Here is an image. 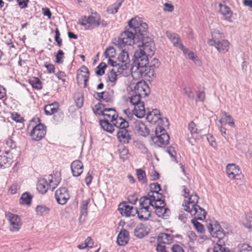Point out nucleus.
<instances>
[{
	"instance_id": "obj_35",
	"label": "nucleus",
	"mask_w": 252,
	"mask_h": 252,
	"mask_svg": "<svg viewBox=\"0 0 252 252\" xmlns=\"http://www.w3.org/2000/svg\"><path fill=\"white\" fill-rule=\"evenodd\" d=\"M113 125L119 129L127 128L129 126L128 122L121 117L117 118L113 122Z\"/></svg>"
},
{
	"instance_id": "obj_64",
	"label": "nucleus",
	"mask_w": 252,
	"mask_h": 252,
	"mask_svg": "<svg viewBox=\"0 0 252 252\" xmlns=\"http://www.w3.org/2000/svg\"><path fill=\"white\" fill-rule=\"evenodd\" d=\"M156 250L158 252H168L166 251V247L161 243H159L158 244Z\"/></svg>"
},
{
	"instance_id": "obj_12",
	"label": "nucleus",
	"mask_w": 252,
	"mask_h": 252,
	"mask_svg": "<svg viewBox=\"0 0 252 252\" xmlns=\"http://www.w3.org/2000/svg\"><path fill=\"white\" fill-rule=\"evenodd\" d=\"M199 197L196 193L192 194L189 197L188 201L186 200L183 203V206L184 210L189 213L190 215L192 214V211L196 209V206H198L197 203L198 202Z\"/></svg>"
},
{
	"instance_id": "obj_28",
	"label": "nucleus",
	"mask_w": 252,
	"mask_h": 252,
	"mask_svg": "<svg viewBox=\"0 0 252 252\" xmlns=\"http://www.w3.org/2000/svg\"><path fill=\"white\" fill-rule=\"evenodd\" d=\"M146 119L152 124H155L160 119L159 111L157 109L153 110L147 113Z\"/></svg>"
},
{
	"instance_id": "obj_53",
	"label": "nucleus",
	"mask_w": 252,
	"mask_h": 252,
	"mask_svg": "<svg viewBox=\"0 0 252 252\" xmlns=\"http://www.w3.org/2000/svg\"><path fill=\"white\" fill-rule=\"evenodd\" d=\"M107 66L104 63H101L96 68L95 73L99 76H101L104 73V69Z\"/></svg>"
},
{
	"instance_id": "obj_31",
	"label": "nucleus",
	"mask_w": 252,
	"mask_h": 252,
	"mask_svg": "<svg viewBox=\"0 0 252 252\" xmlns=\"http://www.w3.org/2000/svg\"><path fill=\"white\" fill-rule=\"evenodd\" d=\"M133 113L138 118H142L145 116L146 111L143 102L134 106Z\"/></svg>"
},
{
	"instance_id": "obj_50",
	"label": "nucleus",
	"mask_w": 252,
	"mask_h": 252,
	"mask_svg": "<svg viewBox=\"0 0 252 252\" xmlns=\"http://www.w3.org/2000/svg\"><path fill=\"white\" fill-rule=\"evenodd\" d=\"M184 54L187 55V57L189 59L192 60L196 64H197L199 66L201 65V62L198 60V59L197 58V57L194 55V54L193 52L189 51L188 50V52L187 53H184Z\"/></svg>"
},
{
	"instance_id": "obj_4",
	"label": "nucleus",
	"mask_w": 252,
	"mask_h": 252,
	"mask_svg": "<svg viewBox=\"0 0 252 252\" xmlns=\"http://www.w3.org/2000/svg\"><path fill=\"white\" fill-rule=\"evenodd\" d=\"M212 39H208V44L211 46H215L220 53H225L229 49V42L226 39H222L223 33L217 29L211 31Z\"/></svg>"
},
{
	"instance_id": "obj_63",
	"label": "nucleus",
	"mask_w": 252,
	"mask_h": 252,
	"mask_svg": "<svg viewBox=\"0 0 252 252\" xmlns=\"http://www.w3.org/2000/svg\"><path fill=\"white\" fill-rule=\"evenodd\" d=\"M172 252H184V251L182 247L177 244L173 245L171 248Z\"/></svg>"
},
{
	"instance_id": "obj_30",
	"label": "nucleus",
	"mask_w": 252,
	"mask_h": 252,
	"mask_svg": "<svg viewBox=\"0 0 252 252\" xmlns=\"http://www.w3.org/2000/svg\"><path fill=\"white\" fill-rule=\"evenodd\" d=\"M160 189V186L158 183H152L150 185V191L148 194L152 196H155V198L158 199L159 196L160 197H163L162 194L158 192Z\"/></svg>"
},
{
	"instance_id": "obj_13",
	"label": "nucleus",
	"mask_w": 252,
	"mask_h": 252,
	"mask_svg": "<svg viewBox=\"0 0 252 252\" xmlns=\"http://www.w3.org/2000/svg\"><path fill=\"white\" fill-rule=\"evenodd\" d=\"M57 202L61 205H64L70 198V196L67 189L60 188L58 189L55 194Z\"/></svg>"
},
{
	"instance_id": "obj_18",
	"label": "nucleus",
	"mask_w": 252,
	"mask_h": 252,
	"mask_svg": "<svg viewBox=\"0 0 252 252\" xmlns=\"http://www.w3.org/2000/svg\"><path fill=\"white\" fill-rule=\"evenodd\" d=\"M135 130L137 133L144 137L147 136L150 132V130L147 126L141 120H137L134 123Z\"/></svg>"
},
{
	"instance_id": "obj_59",
	"label": "nucleus",
	"mask_w": 252,
	"mask_h": 252,
	"mask_svg": "<svg viewBox=\"0 0 252 252\" xmlns=\"http://www.w3.org/2000/svg\"><path fill=\"white\" fill-rule=\"evenodd\" d=\"M60 33L58 29H56L55 30V40L57 42L58 45L59 47H61L62 45V39L60 38Z\"/></svg>"
},
{
	"instance_id": "obj_23",
	"label": "nucleus",
	"mask_w": 252,
	"mask_h": 252,
	"mask_svg": "<svg viewBox=\"0 0 252 252\" xmlns=\"http://www.w3.org/2000/svg\"><path fill=\"white\" fill-rule=\"evenodd\" d=\"M165 202H161V206L160 207L156 206L155 212L157 215L160 218L166 219L170 214V210L165 207Z\"/></svg>"
},
{
	"instance_id": "obj_25",
	"label": "nucleus",
	"mask_w": 252,
	"mask_h": 252,
	"mask_svg": "<svg viewBox=\"0 0 252 252\" xmlns=\"http://www.w3.org/2000/svg\"><path fill=\"white\" fill-rule=\"evenodd\" d=\"M155 199V196H152L149 194L147 196L141 197L140 200V207H146L151 209L152 203H154L153 200Z\"/></svg>"
},
{
	"instance_id": "obj_58",
	"label": "nucleus",
	"mask_w": 252,
	"mask_h": 252,
	"mask_svg": "<svg viewBox=\"0 0 252 252\" xmlns=\"http://www.w3.org/2000/svg\"><path fill=\"white\" fill-rule=\"evenodd\" d=\"M158 198H155L153 201L154 203H152V208L156 209V206H157L158 207H160L161 206V202H165L164 200L162 198V197H160L159 196L158 197Z\"/></svg>"
},
{
	"instance_id": "obj_47",
	"label": "nucleus",
	"mask_w": 252,
	"mask_h": 252,
	"mask_svg": "<svg viewBox=\"0 0 252 252\" xmlns=\"http://www.w3.org/2000/svg\"><path fill=\"white\" fill-rule=\"evenodd\" d=\"M32 199V196L30 194L26 192L24 193L21 197V203L23 204H30Z\"/></svg>"
},
{
	"instance_id": "obj_52",
	"label": "nucleus",
	"mask_w": 252,
	"mask_h": 252,
	"mask_svg": "<svg viewBox=\"0 0 252 252\" xmlns=\"http://www.w3.org/2000/svg\"><path fill=\"white\" fill-rule=\"evenodd\" d=\"M115 49L112 47L107 48L104 52V55L106 58H113L115 55Z\"/></svg>"
},
{
	"instance_id": "obj_2",
	"label": "nucleus",
	"mask_w": 252,
	"mask_h": 252,
	"mask_svg": "<svg viewBox=\"0 0 252 252\" xmlns=\"http://www.w3.org/2000/svg\"><path fill=\"white\" fill-rule=\"evenodd\" d=\"M129 29L132 30L135 34V37L137 38L139 44L143 45L144 40L146 38H151L148 34V25L142 22L141 18L135 17L132 18L128 22Z\"/></svg>"
},
{
	"instance_id": "obj_39",
	"label": "nucleus",
	"mask_w": 252,
	"mask_h": 252,
	"mask_svg": "<svg viewBox=\"0 0 252 252\" xmlns=\"http://www.w3.org/2000/svg\"><path fill=\"white\" fill-rule=\"evenodd\" d=\"M89 202V200H83L81 203V210H80V220H81L83 217H85L87 215V209L88 205Z\"/></svg>"
},
{
	"instance_id": "obj_5",
	"label": "nucleus",
	"mask_w": 252,
	"mask_h": 252,
	"mask_svg": "<svg viewBox=\"0 0 252 252\" xmlns=\"http://www.w3.org/2000/svg\"><path fill=\"white\" fill-rule=\"evenodd\" d=\"M61 182V178L56 175H49L47 177L38 179L36 189L38 191L44 194L49 189L54 190Z\"/></svg>"
},
{
	"instance_id": "obj_24",
	"label": "nucleus",
	"mask_w": 252,
	"mask_h": 252,
	"mask_svg": "<svg viewBox=\"0 0 252 252\" xmlns=\"http://www.w3.org/2000/svg\"><path fill=\"white\" fill-rule=\"evenodd\" d=\"M220 12L223 15L225 20L231 22V18L232 16L233 12L226 4L220 3Z\"/></svg>"
},
{
	"instance_id": "obj_37",
	"label": "nucleus",
	"mask_w": 252,
	"mask_h": 252,
	"mask_svg": "<svg viewBox=\"0 0 252 252\" xmlns=\"http://www.w3.org/2000/svg\"><path fill=\"white\" fill-rule=\"evenodd\" d=\"M59 109L57 103L46 105L44 107L45 113L47 115H51L58 111Z\"/></svg>"
},
{
	"instance_id": "obj_11",
	"label": "nucleus",
	"mask_w": 252,
	"mask_h": 252,
	"mask_svg": "<svg viewBox=\"0 0 252 252\" xmlns=\"http://www.w3.org/2000/svg\"><path fill=\"white\" fill-rule=\"evenodd\" d=\"M46 133V126L39 124L35 126L31 132V136L34 141H39L42 139Z\"/></svg>"
},
{
	"instance_id": "obj_27",
	"label": "nucleus",
	"mask_w": 252,
	"mask_h": 252,
	"mask_svg": "<svg viewBox=\"0 0 252 252\" xmlns=\"http://www.w3.org/2000/svg\"><path fill=\"white\" fill-rule=\"evenodd\" d=\"M128 232L126 229L122 230L117 237V243L120 246H125L128 242Z\"/></svg>"
},
{
	"instance_id": "obj_57",
	"label": "nucleus",
	"mask_w": 252,
	"mask_h": 252,
	"mask_svg": "<svg viewBox=\"0 0 252 252\" xmlns=\"http://www.w3.org/2000/svg\"><path fill=\"white\" fill-rule=\"evenodd\" d=\"M108 63L111 66H113V68H115V69L117 70L118 72L121 73L123 71L121 70L120 68V67L119 66L118 64L119 63H117L116 62L112 60L111 58L108 59Z\"/></svg>"
},
{
	"instance_id": "obj_7",
	"label": "nucleus",
	"mask_w": 252,
	"mask_h": 252,
	"mask_svg": "<svg viewBox=\"0 0 252 252\" xmlns=\"http://www.w3.org/2000/svg\"><path fill=\"white\" fill-rule=\"evenodd\" d=\"M155 74L154 68L152 65H147L140 67L136 69V71H133L131 75L133 77L140 78L154 76Z\"/></svg>"
},
{
	"instance_id": "obj_32",
	"label": "nucleus",
	"mask_w": 252,
	"mask_h": 252,
	"mask_svg": "<svg viewBox=\"0 0 252 252\" xmlns=\"http://www.w3.org/2000/svg\"><path fill=\"white\" fill-rule=\"evenodd\" d=\"M151 209H148L146 207H140L139 210H137V216L138 218L141 220H147L151 216Z\"/></svg>"
},
{
	"instance_id": "obj_43",
	"label": "nucleus",
	"mask_w": 252,
	"mask_h": 252,
	"mask_svg": "<svg viewBox=\"0 0 252 252\" xmlns=\"http://www.w3.org/2000/svg\"><path fill=\"white\" fill-rule=\"evenodd\" d=\"M30 83L32 87L37 90H40L42 88L41 83L37 77H32L30 80Z\"/></svg>"
},
{
	"instance_id": "obj_8",
	"label": "nucleus",
	"mask_w": 252,
	"mask_h": 252,
	"mask_svg": "<svg viewBox=\"0 0 252 252\" xmlns=\"http://www.w3.org/2000/svg\"><path fill=\"white\" fill-rule=\"evenodd\" d=\"M156 136L153 140L158 144L166 145L168 144L169 136L165 129L160 126H157L155 130Z\"/></svg>"
},
{
	"instance_id": "obj_21",
	"label": "nucleus",
	"mask_w": 252,
	"mask_h": 252,
	"mask_svg": "<svg viewBox=\"0 0 252 252\" xmlns=\"http://www.w3.org/2000/svg\"><path fill=\"white\" fill-rule=\"evenodd\" d=\"M117 136L119 140L123 143H127L131 139L130 131L127 128L119 129L117 132Z\"/></svg>"
},
{
	"instance_id": "obj_29",
	"label": "nucleus",
	"mask_w": 252,
	"mask_h": 252,
	"mask_svg": "<svg viewBox=\"0 0 252 252\" xmlns=\"http://www.w3.org/2000/svg\"><path fill=\"white\" fill-rule=\"evenodd\" d=\"M173 240V235L164 233L159 234L158 237V243L162 244H170Z\"/></svg>"
},
{
	"instance_id": "obj_42",
	"label": "nucleus",
	"mask_w": 252,
	"mask_h": 252,
	"mask_svg": "<svg viewBox=\"0 0 252 252\" xmlns=\"http://www.w3.org/2000/svg\"><path fill=\"white\" fill-rule=\"evenodd\" d=\"M136 172L138 181L142 184L146 183L147 178L145 172L141 169H137Z\"/></svg>"
},
{
	"instance_id": "obj_49",
	"label": "nucleus",
	"mask_w": 252,
	"mask_h": 252,
	"mask_svg": "<svg viewBox=\"0 0 252 252\" xmlns=\"http://www.w3.org/2000/svg\"><path fill=\"white\" fill-rule=\"evenodd\" d=\"M188 129L193 137L196 136L198 133L196 125L193 122H191L188 125Z\"/></svg>"
},
{
	"instance_id": "obj_46",
	"label": "nucleus",
	"mask_w": 252,
	"mask_h": 252,
	"mask_svg": "<svg viewBox=\"0 0 252 252\" xmlns=\"http://www.w3.org/2000/svg\"><path fill=\"white\" fill-rule=\"evenodd\" d=\"M35 210L38 215L43 216L48 214L50 210L45 206L38 205L36 207Z\"/></svg>"
},
{
	"instance_id": "obj_40",
	"label": "nucleus",
	"mask_w": 252,
	"mask_h": 252,
	"mask_svg": "<svg viewBox=\"0 0 252 252\" xmlns=\"http://www.w3.org/2000/svg\"><path fill=\"white\" fill-rule=\"evenodd\" d=\"M124 0H117V1L108 8V11L110 13L115 14L118 12V9L121 6Z\"/></svg>"
},
{
	"instance_id": "obj_33",
	"label": "nucleus",
	"mask_w": 252,
	"mask_h": 252,
	"mask_svg": "<svg viewBox=\"0 0 252 252\" xmlns=\"http://www.w3.org/2000/svg\"><path fill=\"white\" fill-rule=\"evenodd\" d=\"M192 213L191 215L194 217L195 220H202L205 218L206 213L205 210L199 206H196V209L192 210Z\"/></svg>"
},
{
	"instance_id": "obj_56",
	"label": "nucleus",
	"mask_w": 252,
	"mask_h": 252,
	"mask_svg": "<svg viewBox=\"0 0 252 252\" xmlns=\"http://www.w3.org/2000/svg\"><path fill=\"white\" fill-rule=\"evenodd\" d=\"M223 114L225 116V117L226 118V122L227 123V124L229 126H230L233 127H234L235 126V123L234 122L233 119L231 117V116L228 115L227 113L225 112H224L223 113Z\"/></svg>"
},
{
	"instance_id": "obj_44",
	"label": "nucleus",
	"mask_w": 252,
	"mask_h": 252,
	"mask_svg": "<svg viewBox=\"0 0 252 252\" xmlns=\"http://www.w3.org/2000/svg\"><path fill=\"white\" fill-rule=\"evenodd\" d=\"M134 235L138 238H143L147 234V232L142 226H137L134 230Z\"/></svg>"
},
{
	"instance_id": "obj_16",
	"label": "nucleus",
	"mask_w": 252,
	"mask_h": 252,
	"mask_svg": "<svg viewBox=\"0 0 252 252\" xmlns=\"http://www.w3.org/2000/svg\"><path fill=\"white\" fill-rule=\"evenodd\" d=\"M119 210L122 216L127 217L134 216L137 213V209L126 203L120 204Z\"/></svg>"
},
{
	"instance_id": "obj_51",
	"label": "nucleus",
	"mask_w": 252,
	"mask_h": 252,
	"mask_svg": "<svg viewBox=\"0 0 252 252\" xmlns=\"http://www.w3.org/2000/svg\"><path fill=\"white\" fill-rule=\"evenodd\" d=\"M197 220L192 219L191 222L193 223L196 230L199 233H203L204 232V228L203 224L199 222Z\"/></svg>"
},
{
	"instance_id": "obj_55",
	"label": "nucleus",
	"mask_w": 252,
	"mask_h": 252,
	"mask_svg": "<svg viewBox=\"0 0 252 252\" xmlns=\"http://www.w3.org/2000/svg\"><path fill=\"white\" fill-rule=\"evenodd\" d=\"M56 57V62L58 63H63V59L64 58V53L61 50L58 51Z\"/></svg>"
},
{
	"instance_id": "obj_26",
	"label": "nucleus",
	"mask_w": 252,
	"mask_h": 252,
	"mask_svg": "<svg viewBox=\"0 0 252 252\" xmlns=\"http://www.w3.org/2000/svg\"><path fill=\"white\" fill-rule=\"evenodd\" d=\"M81 73L78 72L77 79L78 81H82L84 82L85 87L87 86V82H88L89 78V72L88 68L83 65L81 67L80 70Z\"/></svg>"
},
{
	"instance_id": "obj_48",
	"label": "nucleus",
	"mask_w": 252,
	"mask_h": 252,
	"mask_svg": "<svg viewBox=\"0 0 252 252\" xmlns=\"http://www.w3.org/2000/svg\"><path fill=\"white\" fill-rule=\"evenodd\" d=\"M142 97V96L133 93V94L130 98V102L132 105L135 106L140 103L143 102V101H141V98Z\"/></svg>"
},
{
	"instance_id": "obj_61",
	"label": "nucleus",
	"mask_w": 252,
	"mask_h": 252,
	"mask_svg": "<svg viewBox=\"0 0 252 252\" xmlns=\"http://www.w3.org/2000/svg\"><path fill=\"white\" fill-rule=\"evenodd\" d=\"M197 99L196 101H203L205 98V93L203 91H198L196 92Z\"/></svg>"
},
{
	"instance_id": "obj_9",
	"label": "nucleus",
	"mask_w": 252,
	"mask_h": 252,
	"mask_svg": "<svg viewBox=\"0 0 252 252\" xmlns=\"http://www.w3.org/2000/svg\"><path fill=\"white\" fill-rule=\"evenodd\" d=\"M207 226L212 237L218 238L220 243H221L220 240L225 236V233L220 224L215 221L208 223Z\"/></svg>"
},
{
	"instance_id": "obj_22",
	"label": "nucleus",
	"mask_w": 252,
	"mask_h": 252,
	"mask_svg": "<svg viewBox=\"0 0 252 252\" xmlns=\"http://www.w3.org/2000/svg\"><path fill=\"white\" fill-rule=\"evenodd\" d=\"M83 164L81 161L75 160L71 164V169L74 177L79 176L83 171Z\"/></svg>"
},
{
	"instance_id": "obj_45",
	"label": "nucleus",
	"mask_w": 252,
	"mask_h": 252,
	"mask_svg": "<svg viewBox=\"0 0 252 252\" xmlns=\"http://www.w3.org/2000/svg\"><path fill=\"white\" fill-rule=\"evenodd\" d=\"M238 252H252V247L247 244L243 243L237 246Z\"/></svg>"
},
{
	"instance_id": "obj_19",
	"label": "nucleus",
	"mask_w": 252,
	"mask_h": 252,
	"mask_svg": "<svg viewBox=\"0 0 252 252\" xmlns=\"http://www.w3.org/2000/svg\"><path fill=\"white\" fill-rule=\"evenodd\" d=\"M166 34L168 38L175 46L181 49L184 53H187L188 52V49L186 48L180 42V37L178 34L175 33H170L168 32H167Z\"/></svg>"
},
{
	"instance_id": "obj_1",
	"label": "nucleus",
	"mask_w": 252,
	"mask_h": 252,
	"mask_svg": "<svg viewBox=\"0 0 252 252\" xmlns=\"http://www.w3.org/2000/svg\"><path fill=\"white\" fill-rule=\"evenodd\" d=\"M143 45L138 44L139 51H136L134 54L133 65L131 67V73L136 71V69L148 65L149 60L148 56L154 54V44L151 38H146L144 40Z\"/></svg>"
},
{
	"instance_id": "obj_17",
	"label": "nucleus",
	"mask_w": 252,
	"mask_h": 252,
	"mask_svg": "<svg viewBox=\"0 0 252 252\" xmlns=\"http://www.w3.org/2000/svg\"><path fill=\"white\" fill-rule=\"evenodd\" d=\"M118 60L119 62V66L121 70H126L128 67L127 64L130 63L129 55L127 51L125 50H122L120 53Z\"/></svg>"
},
{
	"instance_id": "obj_54",
	"label": "nucleus",
	"mask_w": 252,
	"mask_h": 252,
	"mask_svg": "<svg viewBox=\"0 0 252 252\" xmlns=\"http://www.w3.org/2000/svg\"><path fill=\"white\" fill-rule=\"evenodd\" d=\"M120 157L123 160L127 158V155L128 153V149L125 147H122L119 149Z\"/></svg>"
},
{
	"instance_id": "obj_3",
	"label": "nucleus",
	"mask_w": 252,
	"mask_h": 252,
	"mask_svg": "<svg viewBox=\"0 0 252 252\" xmlns=\"http://www.w3.org/2000/svg\"><path fill=\"white\" fill-rule=\"evenodd\" d=\"M78 24L83 26L87 30H92L99 27H105L108 25V23L102 20L100 15L96 12L92 13L88 17H82L79 19Z\"/></svg>"
},
{
	"instance_id": "obj_20",
	"label": "nucleus",
	"mask_w": 252,
	"mask_h": 252,
	"mask_svg": "<svg viewBox=\"0 0 252 252\" xmlns=\"http://www.w3.org/2000/svg\"><path fill=\"white\" fill-rule=\"evenodd\" d=\"M226 169L228 176L231 179H238L237 177L241 175V171L238 166L234 164H228Z\"/></svg>"
},
{
	"instance_id": "obj_14",
	"label": "nucleus",
	"mask_w": 252,
	"mask_h": 252,
	"mask_svg": "<svg viewBox=\"0 0 252 252\" xmlns=\"http://www.w3.org/2000/svg\"><path fill=\"white\" fill-rule=\"evenodd\" d=\"M133 93L142 97L146 96L150 94V90L145 81H139L134 87Z\"/></svg>"
},
{
	"instance_id": "obj_62",
	"label": "nucleus",
	"mask_w": 252,
	"mask_h": 252,
	"mask_svg": "<svg viewBox=\"0 0 252 252\" xmlns=\"http://www.w3.org/2000/svg\"><path fill=\"white\" fill-rule=\"evenodd\" d=\"M103 97L102 99L106 102H109L112 100L111 95L106 91L102 92Z\"/></svg>"
},
{
	"instance_id": "obj_38",
	"label": "nucleus",
	"mask_w": 252,
	"mask_h": 252,
	"mask_svg": "<svg viewBox=\"0 0 252 252\" xmlns=\"http://www.w3.org/2000/svg\"><path fill=\"white\" fill-rule=\"evenodd\" d=\"M109 121L107 120H100L99 124L102 128L106 131L110 133H112L114 130V126L112 124L109 123Z\"/></svg>"
},
{
	"instance_id": "obj_36",
	"label": "nucleus",
	"mask_w": 252,
	"mask_h": 252,
	"mask_svg": "<svg viewBox=\"0 0 252 252\" xmlns=\"http://www.w3.org/2000/svg\"><path fill=\"white\" fill-rule=\"evenodd\" d=\"M117 70L115 68H113L108 73V79L109 82V85L111 86H114L118 79V75L117 74Z\"/></svg>"
},
{
	"instance_id": "obj_10",
	"label": "nucleus",
	"mask_w": 252,
	"mask_h": 252,
	"mask_svg": "<svg viewBox=\"0 0 252 252\" xmlns=\"http://www.w3.org/2000/svg\"><path fill=\"white\" fill-rule=\"evenodd\" d=\"M96 111L94 110V113L95 114H98L99 115H102L104 117L105 120L109 121L110 122H113V121L117 118L118 115L116 114V111L112 108H105L103 110H100V107H98L97 105H96Z\"/></svg>"
},
{
	"instance_id": "obj_6",
	"label": "nucleus",
	"mask_w": 252,
	"mask_h": 252,
	"mask_svg": "<svg viewBox=\"0 0 252 252\" xmlns=\"http://www.w3.org/2000/svg\"><path fill=\"white\" fill-rule=\"evenodd\" d=\"M139 43L135 34L129 28L122 33L116 41L115 44L119 48H123L126 45H131L132 44Z\"/></svg>"
},
{
	"instance_id": "obj_41",
	"label": "nucleus",
	"mask_w": 252,
	"mask_h": 252,
	"mask_svg": "<svg viewBox=\"0 0 252 252\" xmlns=\"http://www.w3.org/2000/svg\"><path fill=\"white\" fill-rule=\"evenodd\" d=\"M11 163V159L5 156H0V167L5 168L10 166Z\"/></svg>"
},
{
	"instance_id": "obj_60",
	"label": "nucleus",
	"mask_w": 252,
	"mask_h": 252,
	"mask_svg": "<svg viewBox=\"0 0 252 252\" xmlns=\"http://www.w3.org/2000/svg\"><path fill=\"white\" fill-rule=\"evenodd\" d=\"M11 119L14 121L18 123L22 122L23 121V118L20 116V115L18 114L17 113H13L11 115Z\"/></svg>"
},
{
	"instance_id": "obj_15",
	"label": "nucleus",
	"mask_w": 252,
	"mask_h": 252,
	"mask_svg": "<svg viewBox=\"0 0 252 252\" xmlns=\"http://www.w3.org/2000/svg\"><path fill=\"white\" fill-rule=\"evenodd\" d=\"M6 216L10 222V229L12 231H17L19 230L21 227L20 218L18 215L7 213Z\"/></svg>"
},
{
	"instance_id": "obj_34",
	"label": "nucleus",
	"mask_w": 252,
	"mask_h": 252,
	"mask_svg": "<svg viewBox=\"0 0 252 252\" xmlns=\"http://www.w3.org/2000/svg\"><path fill=\"white\" fill-rule=\"evenodd\" d=\"M208 252H231L229 249L223 244L217 243L213 245L212 248L208 249Z\"/></svg>"
}]
</instances>
